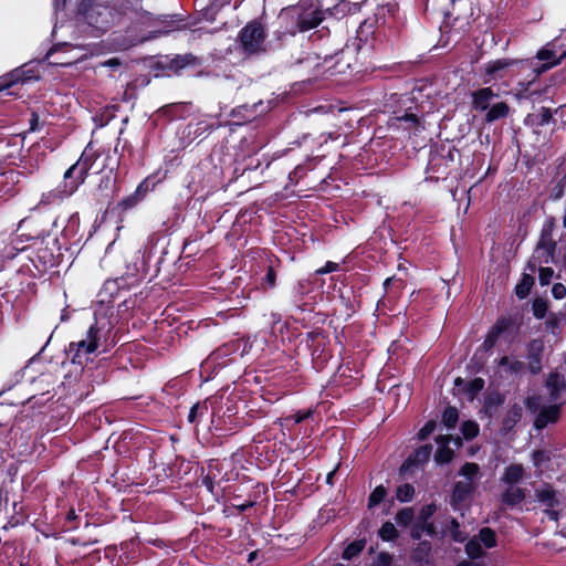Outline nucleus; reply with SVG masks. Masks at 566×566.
<instances>
[{"label":"nucleus","mask_w":566,"mask_h":566,"mask_svg":"<svg viewBox=\"0 0 566 566\" xmlns=\"http://www.w3.org/2000/svg\"><path fill=\"white\" fill-rule=\"evenodd\" d=\"M78 13L95 35L106 33L124 18L123 10L113 0H82Z\"/></svg>","instance_id":"f257e3e1"},{"label":"nucleus","mask_w":566,"mask_h":566,"mask_svg":"<svg viewBox=\"0 0 566 566\" xmlns=\"http://www.w3.org/2000/svg\"><path fill=\"white\" fill-rule=\"evenodd\" d=\"M324 19L322 6L314 0H302L281 11L279 20L284 33L294 35L316 28Z\"/></svg>","instance_id":"f03ea898"},{"label":"nucleus","mask_w":566,"mask_h":566,"mask_svg":"<svg viewBox=\"0 0 566 566\" xmlns=\"http://www.w3.org/2000/svg\"><path fill=\"white\" fill-rule=\"evenodd\" d=\"M102 338V327L98 326L97 322L90 326L86 335L78 342H72L69 345L67 353L71 356L73 364L84 365L90 360V355L95 353L99 346Z\"/></svg>","instance_id":"7ed1b4c3"},{"label":"nucleus","mask_w":566,"mask_h":566,"mask_svg":"<svg viewBox=\"0 0 566 566\" xmlns=\"http://www.w3.org/2000/svg\"><path fill=\"white\" fill-rule=\"evenodd\" d=\"M241 50L247 55L259 54L266 51V33L260 22L248 23L238 35Z\"/></svg>","instance_id":"20e7f679"},{"label":"nucleus","mask_w":566,"mask_h":566,"mask_svg":"<svg viewBox=\"0 0 566 566\" xmlns=\"http://www.w3.org/2000/svg\"><path fill=\"white\" fill-rule=\"evenodd\" d=\"M90 168L91 164L88 163V159L82 156L64 172V180L60 185L62 187V192L67 197L73 195L84 182Z\"/></svg>","instance_id":"39448f33"},{"label":"nucleus","mask_w":566,"mask_h":566,"mask_svg":"<svg viewBox=\"0 0 566 566\" xmlns=\"http://www.w3.org/2000/svg\"><path fill=\"white\" fill-rule=\"evenodd\" d=\"M555 249L556 242L553 240L551 233L543 232L532 256V270L534 271L536 264L542 265L554 262Z\"/></svg>","instance_id":"423d86ee"},{"label":"nucleus","mask_w":566,"mask_h":566,"mask_svg":"<svg viewBox=\"0 0 566 566\" xmlns=\"http://www.w3.org/2000/svg\"><path fill=\"white\" fill-rule=\"evenodd\" d=\"M544 348V340L541 338L533 339L527 345L528 368L533 374H538L542 370Z\"/></svg>","instance_id":"0eeeda50"},{"label":"nucleus","mask_w":566,"mask_h":566,"mask_svg":"<svg viewBox=\"0 0 566 566\" xmlns=\"http://www.w3.org/2000/svg\"><path fill=\"white\" fill-rule=\"evenodd\" d=\"M145 19L149 25L159 27L160 29L158 32L163 34L169 33L170 31L177 30L181 27L180 21H176L169 15L153 17V14L146 13Z\"/></svg>","instance_id":"6e6552de"},{"label":"nucleus","mask_w":566,"mask_h":566,"mask_svg":"<svg viewBox=\"0 0 566 566\" xmlns=\"http://www.w3.org/2000/svg\"><path fill=\"white\" fill-rule=\"evenodd\" d=\"M474 490V484L472 481H459L455 483L452 497H451V504L458 509L463 502H465L470 494Z\"/></svg>","instance_id":"1a4fd4ad"},{"label":"nucleus","mask_w":566,"mask_h":566,"mask_svg":"<svg viewBox=\"0 0 566 566\" xmlns=\"http://www.w3.org/2000/svg\"><path fill=\"white\" fill-rule=\"evenodd\" d=\"M452 440L451 436H439L437 438L438 450L434 454L437 463H448L453 458V451L449 448V442Z\"/></svg>","instance_id":"9d476101"},{"label":"nucleus","mask_w":566,"mask_h":566,"mask_svg":"<svg viewBox=\"0 0 566 566\" xmlns=\"http://www.w3.org/2000/svg\"><path fill=\"white\" fill-rule=\"evenodd\" d=\"M473 106L478 111H486L496 96L490 87L481 88L473 93Z\"/></svg>","instance_id":"9b49d317"},{"label":"nucleus","mask_w":566,"mask_h":566,"mask_svg":"<svg viewBox=\"0 0 566 566\" xmlns=\"http://www.w3.org/2000/svg\"><path fill=\"white\" fill-rule=\"evenodd\" d=\"M559 412V407L556 405L543 408L535 420V427L543 429L549 422L556 421Z\"/></svg>","instance_id":"f8f14e48"},{"label":"nucleus","mask_w":566,"mask_h":566,"mask_svg":"<svg viewBox=\"0 0 566 566\" xmlns=\"http://www.w3.org/2000/svg\"><path fill=\"white\" fill-rule=\"evenodd\" d=\"M395 124L401 127L405 124V129L410 134H417L421 128V123L415 114L406 113L403 116L395 118Z\"/></svg>","instance_id":"ddd939ff"},{"label":"nucleus","mask_w":566,"mask_h":566,"mask_svg":"<svg viewBox=\"0 0 566 566\" xmlns=\"http://www.w3.org/2000/svg\"><path fill=\"white\" fill-rule=\"evenodd\" d=\"M488 109L489 111L485 116V120L488 123H493L500 118H504L510 113V106L504 102L492 104Z\"/></svg>","instance_id":"4468645a"},{"label":"nucleus","mask_w":566,"mask_h":566,"mask_svg":"<svg viewBox=\"0 0 566 566\" xmlns=\"http://www.w3.org/2000/svg\"><path fill=\"white\" fill-rule=\"evenodd\" d=\"M525 499V492L521 488H516L511 485L506 489V491L502 494L503 503L514 506L520 504Z\"/></svg>","instance_id":"2eb2a0df"},{"label":"nucleus","mask_w":566,"mask_h":566,"mask_svg":"<svg viewBox=\"0 0 566 566\" xmlns=\"http://www.w3.org/2000/svg\"><path fill=\"white\" fill-rule=\"evenodd\" d=\"M431 452V444L420 447L408 458V465H420L426 463L430 459Z\"/></svg>","instance_id":"dca6fc26"},{"label":"nucleus","mask_w":566,"mask_h":566,"mask_svg":"<svg viewBox=\"0 0 566 566\" xmlns=\"http://www.w3.org/2000/svg\"><path fill=\"white\" fill-rule=\"evenodd\" d=\"M546 386L551 390L552 401H556L558 399V391L565 387L564 376L557 373L551 374Z\"/></svg>","instance_id":"f3484780"},{"label":"nucleus","mask_w":566,"mask_h":566,"mask_svg":"<svg viewBox=\"0 0 566 566\" xmlns=\"http://www.w3.org/2000/svg\"><path fill=\"white\" fill-rule=\"evenodd\" d=\"M436 511H437V505L431 503V504L424 505L421 509L420 514H419L418 521L423 523L427 534H429V535H434V533H436L433 524L429 523L430 517L436 513Z\"/></svg>","instance_id":"a211bd4d"},{"label":"nucleus","mask_w":566,"mask_h":566,"mask_svg":"<svg viewBox=\"0 0 566 566\" xmlns=\"http://www.w3.org/2000/svg\"><path fill=\"white\" fill-rule=\"evenodd\" d=\"M499 366L503 373L516 375L522 371L524 364L521 360L504 356L500 359Z\"/></svg>","instance_id":"6ab92c4d"},{"label":"nucleus","mask_w":566,"mask_h":566,"mask_svg":"<svg viewBox=\"0 0 566 566\" xmlns=\"http://www.w3.org/2000/svg\"><path fill=\"white\" fill-rule=\"evenodd\" d=\"M523 476L524 469L522 464H512L505 469L502 480L510 485H514L515 483L520 482Z\"/></svg>","instance_id":"aec40b11"},{"label":"nucleus","mask_w":566,"mask_h":566,"mask_svg":"<svg viewBox=\"0 0 566 566\" xmlns=\"http://www.w3.org/2000/svg\"><path fill=\"white\" fill-rule=\"evenodd\" d=\"M25 78V72L23 70L17 69L0 78V91L9 88L15 83L23 82Z\"/></svg>","instance_id":"412c9836"},{"label":"nucleus","mask_w":566,"mask_h":566,"mask_svg":"<svg viewBox=\"0 0 566 566\" xmlns=\"http://www.w3.org/2000/svg\"><path fill=\"white\" fill-rule=\"evenodd\" d=\"M64 198H67V196L62 192V187L59 186L57 188H55L53 190L42 193L39 205L40 206H49V205L55 203L57 201H61Z\"/></svg>","instance_id":"4be33fe9"},{"label":"nucleus","mask_w":566,"mask_h":566,"mask_svg":"<svg viewBox=\"0 0 566 566\" xmlns=\"http://www.w3.org/2000/svg\"><path fill=\"white\" fill-rule=\"evenodd\" d=\"M536 497L546 507H554L558 502L555 492L551 489L537 490Z\"/></svg>","instance_id":"5701e85b"},{"label":"nucleus","mask_w":566,"mask_h":566,"mask_svg":"<svg viewBox=\"0 0 566 566\" xmlns=\"http://www.w3.org/2000/svg\"><path fill=\"white\" fill-rule=\"evenodd\" d=\"M12 426L9 423H0V453L10 444L12 440Z\"/></svg>","instance_id":"b1692460"},{"label":"nucleus","mask_w":566,"mask_h":566,"mask_svg":"<svg viewBox=\"0 0 566 566\" xmlns=\"http://www.w3.org/2000/svg\"><path fill=\"white\" fill-rule=\"evenodd\" d=\"M476 538L486 548H492L496 545L495 533L490 527L482 528Z\"/></svg>","instance_id":"393cba45"},{"label":"nucleus","mask_w":566,"mask_h":566,"mask_svg":"<svg viewBox=\"0 0 566 566\" xmlns=\"http://www.w3.org/2000/svg\"><path fill=\"white\" fill-rule=\"evenodd\" d=\"M415 489L411 484L405 483L397 488L396 497L399 502H409L412 500Z\"/></svg>","instance_id":"a878e982"},{"label":"nucleus","mask_w":566,"mask_h":566,"mask_svg":"<svg viewBox=\"0 0 566 566\" xmlns=\"http://www.w3.org/2000/svg\"><path fill=\"white\" fill-rule=\"evenodd\" d=\"M533 284H534L533 276L525 274L523 276L522 281L516 285V289H515L516 295L520 298H524L530 293V290Z\"/></svg>","instance_id":"bb28decb"},{"label":"nucleus","mask_w":566,"mask_h":566,"mask_svg":"<svg viewBox=\"0 0 566 566\" xmlns=\"http://www.w3.org/2000/svg\"><path fill=\"white\" fill-rule=\"evenodd\" d=\"M465 552L471 558H479L483 555L481 543L476 536L467 543Z\"/></svg>","instance_id":"cd10ccee"},{"label":"nucleus","mask_w":566,"mask_h":566,"mask_svg":"<svg viewBox=\"0 0 566 566\" xmlns=\"http://www.w3.org/2000/svg\"><path fill=\"white\" fill-rule=\"evenodd\" d=\"M458 418H459V415H458L457 408L449 407L443 412L442 421L448 429H452L455 427V424L458 422Z\"/></svg>","instance_id":"c85d7f7f"},{"label":"nucleus","mask_w":566,"mask_h":566,"mask_svg":"<svg viewBox=\"0 0 566 566\" xmlns=\"http://www.w3.org/2000/svg\"><path fill=\"white\" fill-rule=\"evenodd\" d=\"M364 547H365V541H356V542L349 544L343 553V558L352 559L353 557L358 555L364 549Z\"/></svg>","instance_id":"c756f323"},{"label":"nucleus","mask_w":566,"mask_h":566,"mask_svg":"<svg viewBox=\"0 0 566 566\" xmlns=\"http://www.w3.org/2000/svg\"><path fill=\"white\" fill-rule=\"evenodd\" d=\"M379 536L384 541H392L398 536V531L390 522H386L379 530Z\"/></svg>","instance_id":"7c9ffc66"},{"label":"nucleus","mask_w":566,"mask_h":566,"mask_svg":"<svg viewBox=\"0 0 566 566\" xmlns=\"http://www.w3.org/2000/svg\"><path fill=\"white\" fill-rule=\"evenodd\" d=\"M413 517V510L411 507H405L397 513L396 521L400 526H407L411 523Z\"/></svg>","instance_id":"2f4dec72"},{"label":"nucleus","mask_w":566,"mask_h":566,"mask_svg":"<svg viewBox=\"0 0 566 566\" xmlns=\"http://www.w3.org/2000/svg\"><path fill=\"white\" fill-rule=\"evenodd\" d=\"M513 62L507 60H496L493 62H490L486 66V73L490 75H495L501 70L510 66Z\"/></svg>","instance_id":"473e14b6"},{"label":"nucleus","mask_w":566,"mask_h":566,"mask_svg":"<svg viewBox=\"0 0 566 566\" xmlns=\"http://www.w3.org/2000/svg\"><path fill=\"white\" fill-rule=\"evenodd\" d=\"M479 465L476 463H465L461 470L460 474L463 475L467 480L472 481L479 473Z\"/></svg>","instance_id":"72a5a7b5"},{"label":"nucleus","mask_w":566,"mask_h":566,"mask_svg":"<svg viewBox=\"0 0 566 566\" xmlns=\"http://www.w3.org/2000/svg\"><path fill=\"white\" fill-rule=\"evenodd\" d=\"M504 329V326L502 325V323H497L493 329L489 333L486 339L484 340V344L483 346L485 348H491L494 346L495 342H496V338L499 336V334Z\"/></svg>","instance_id":"f704fd0d"},{"label":"nucleus","mask_w":566,"mask_h":566,"mask_svg":"<svg viewBox=\"0 0 566 566\" xmlns=\"http://www.w3.org/2000/svg\"><path fill=\"white\" fill-rule=\"evenodd\" d=\"M386 496V489L382 485L377 486L369 496V507L379 504Z\"/></svg>","instance_id":"c9c22d12"},{"label":"nucleus","mask_w":566,"mask_h":566,"mask_svg":"<svg viewBox=\"0 0 566 566\" xmlns=\"http://www.w3.org/2000/svg\"><path fill=\"white\" fill-rule=\"evenodd\" d=\"M172 62L177 69H184L187 65L196 64L197 59L191 54H185L176 56Z\"/></svg>","instance_id":"e433bc0d"},{"label":"nucleus","mask_w":566,"mask_h":566,"mask_svg":"<svg viewBox=\"0 0 566 566\" xmlns=\"http://www.w3.org/2000/svg\"><path fill=\"white\" fill-rule=\"evenodd\" d=\"M448 531L455 542H463L465 539V535L459 530V523L457 520L452 518L450 521Z\"/></svg>","instance_id":"4c0bfd02"},{"label":"nucleus","mask_w":566,"mask_h":566,"mask_svg":"<svg viewBox=\"0 0 566 566\" xmlns=\"http://www.w3.org/2000/svg\"><path fill=\"white\" fill-rule=\"evenodd\" d=\"M461 430L467 439H472L479 433V426L473 421H467L462 424Z\"/></svg>","instance_id":"58836bf2"},{"label":"nucleus","mask_w":566,"mask_h":566,"mask_svg":"<svg viewBox=\"0 0 566 566\" xmlns=\"http://www.w3.org/2000/svg\"><path fill=\"white\" fill-rule=\"evenodd\" d=\"M207 411H208V407L206 405H200V403L193 405L188 415V421L195 422L197 417H199V416L201 417Z\"/></svg>","instance_id":"ea45409f"},{"label":"nucleus","mask_w":566,"mask_h":566,"mask_svg":"<svg viewBox=\"0 0 566 566\" xmlns=\"http://www.w3.org/2000/svg\"><path fill=\"white\" fill-rule=\"evenodd\" d=\"M554 275V271L551 268L547 266H539L538 269V277L542 285L549 284L552 277Z\"/></svg>","instance_id":"a19ab883"},{"label":"nucleus","mask_w":566,"mask_h":566,"mask_svg":"<svg viewBox=\"0 0 566 566\" xmlns=\"http://www.w3.org/2000/svg\"><path fill=\"white\" fill-rule=\"evenodd\" d=\"M436 429V422L434 421H429L427 422L423 428L420 429V431L418 432V439L419 440H424L427 439Z\"/></svg>","instance_id":"79ce46f5"},{"label":"nucleus","mask_w":566,"mask_h":566,"mask_svg":"<svg viewBox=\"0 0 566 566\" xmlns=\"http://www.w3.org/2000/svg\"><path fill=\"white\" fill-rule=\"evenodd\" d=\"M339 268L338 263L328 261L323 268L316 270V274H327L337 271Z\"/></svg>","instance_id":"37998d69"},{"label":"nucleus","mask_w":566,"mask_h":566,"mask_svg":"<svg viewBox=\"0 0 566 566\" xmlns=\"http://www.w3.org/2000/svg\"><path fill=\"white\" fill-rule=\"evenodd\" d=\"M552 293L555 298L562 300L566 296V287L562 283H556L553 285Z\"/></svg>","instance_id":"c03bdc74"},{"label":"nucleus","mask_w":566,"mask_h":566,"mask_svg":"<svg viewBox=\"0 0 566 566\" xmlns=\"http://www.w3.org/2000/svg\"><path fill=\"white\" fill-rule=\"evenodd\" d=\"M533 307L536 317L543 318L545 316L546 304L544 302H535Z\"/></svg>","instance_id":"a18cd8bd"},{"label":"nucleus","mask_w":566,"mask_h":566,"mask_svg":"<svg viewBox=\"0 0 566 566\" xmlns=\"http://www.w3.org/2000/svg\"><path fill=\"white\" fill-rule=\"evenodd\" d=\"M424 532L427 533L423 523L418 521L417 524L411 530V536L413 538H420L421 534L424 533Z\"/></svg>","instance_id":"49530a36"},{"label":"nucleus","mask_w":566,"mask_h":566,"mask_svg":"<svg viewBox=\"0 0 566 566\" xmlns=\"http://www.w3.org/2000/svg\"><path fill=\"white\" fill-rule=\"evenodd\" d=\"M555 56L554 52L549 51V50H541L538 53H537V57L538 60L541 61H546V60H551Z\"/></svg>","instance_id":"de8ad7c7"},{"label":"nucleus","mask_w":566,"mask_h":566,"mask_svg":"<svg viewBox=\"0 0 566 566\" xmlns=\"http://www.w3.org/2000/svg\"><path fill=\"white\" fill-rule=\"evenodd\" d=\"M311 413H312L311 410H307L304 412H298L294 416V421L296 423H300V422L304 421L305 419H307L311 416Z\"/></svg>","instance_id":"09e8293b"},{"label":"nucleus","mask_w":566,"mask_h":566,"mask_svg":"<svg viewBox=\"0 0 566 566\" xmlns=\"http://www.w3.org/2000/svg\"><path fill=\"white\" fill-rule=\"evenodd\" d=\"M202 484L207 488L209 492H213V480L210 475H207L202 479Z\"/></svg>","instance_id":"8fccbe9b"},{"label":"nucleus","mask_w":566,"mask_h":566,"mask_svg":"<svg viewBox=\"0 0 566 566\" xmlns=\"http://www.w3.org/2000/svg\"><path fill=\"white\" fill-rule=\"evenodd\" d=\"M120 64H122V62L117 57L109 59L103 63L104 66H108V67H116V66H119Z\"/></svg>","instance_id":"3c124183"},{"label":"nucleus","mask_w":566,"mask_h":566,"mask_svg":"<svg viewBox=\"0 0 566 566\" xmlns=\"http://www.w3.org/2000/svg\"><path fill=\"white\" fill-rule=\"evenodd\" d=\"M553 507H548L547 510L544 511L545 515L552 520V521H557L558 520V512L555 511V510H552Z\"/></svg>","instance_id":"603ef678"},{"label":"nucleus","mask_w":566,"mask_h":566,"mask_svg":"<svg viewBox=\"0 0 566 566\" xmlns=\"http://www.w3.org/2000/svg\"><path fill=\"white\" fill-rule=\"evenodd\" d=\"M266 281L270 284V286H273L275 283V273L272 269H270L266 274Z\"/></svg>","instance_id":"864d4df0"},{"label":"nucleus","mask_w":566,"mask_h":566,"mask_svg":"<svg viewBox=\"0 0 566 566\" xmlns=\"http://www.w3.org/2000/svg\"><path fill=\"white\" fill-rule=\"evenodd\" d=\"M66 3V0H54V8L57 10V9H62L64 8Z\"/></svg>","instance_id":"5fc2aeb1"},{"label":"nucleus","mask_w":566,"mask_h":566,"mask_svg":"<svg viewBox=\"0 0 566 566\" xmlns=\"http://www.w3.org/2000/svg\"><path fill=\"white\" fill-rule=\"evenodd\" d=\"M557 63H558V62H552V63L544 64V65H542V67H541V70H539V71H541V72L547 71V70H549L552 66L556 65Z\"/></svg>","instance_id":"6e6d98bb"},{"label":"nucleus","mask_w":566,"mask_h":566,"mask_svg":"<svg viewBox=\"0 0 566 566\" xmlns=\"http://www.w3.org/2000/svg\"><path fill=\"white\" fill-rule=\"evenodd\" d=\"M38 116H35L34 114H32V118H31V129L34 130L35 129V125L38 123Z\"/></svg>","instance_id":"4d7b16f0"},{"label":"nucleus","mask_w":566,"mask_h":566,"mask_svg":"<svg viewBox=\"0 0 566 566\" xmlns=\"http://www.w3.org/2000/svg\"><path fill=\"white\" fill-rule=\"evenodd\" d=\"M392 283H395V279L394 277L386 279V281L384 282L385 289H388V286H391Z\"/></svg>","instance_id":"13d9d810"},{"label":"nucleus","mask_w":566,"mask_h":566,"mask_svg":"<svg viewBox=\"0 0 566 566\" xmlns=\"http://www.w3.org/2000/svg\"><path fill=\"white\" fill-rule=\"evenodd\" d=\"M67 518L70 521L76 518V514H75V511L74 510H71L69 513H67Z\"/></svg>","instance_id":"bf43d9fd"},{"label":"nucleus","mask_w":566,"mask_h":566,"mask_svg":"<svg viewBox=\"0 0 566 566\" xmlns=\"http://www.w3.org/2000/svg\"><path fill=\"white\" fill-rule=\"evenodd\" d=\"M334 474H335V470L327 474V478H326L327 483H332V479H333Z\"/></svg>","instance_id":"052dcab7"},{"label":"nucleus","mask_w":566,"mask_h":566,"mask_svg":"<svg viewBox=\"0 0 566 566\" xmlns=\"http://www.w3.org/2000/svg\"><path fill=\"white\" fill-rule=\"evenodd\" d=\"M551 115L548 113V111H545L544 114H543V122H547L549 119Z\"/></svg>","instance_id":"680f3d73"},{"label":"nucleus","mask_w":566,"mask_h":566,"mask_svg":"<svg viewBox=\"0 0 566 566\" xmlns=\"http://www.w3.org/2000/svg\"><path fill=\"white\" fill-rule=\"evenodd\" d=\"M380 558L386 559V564H389V563H390V557H389V555H385V554H382V555L380 556Z\"/></svg>","instance_id":"e2e57ef3"},{"label":"nucleus","mask_w":566,"mask_h":566,"mask_svg":"<svg viewBox=\"0 0 566 566\" xmlns=\"http://www.w3.org/2000/svg\"><path fill=\"white\" fill-rule=\"evenodd\" d=\"M458 566H472V564L469 562H462V563L458 564Z\"/></svg>","instance_id":"0e129e2a"},{"label":"nucleus","mask_w":566,"mask_h":566,"mask_svg":"<svg viewBox=\"0 0 566 566\" xmlns=\"http://www.w3.org/2000/svg\"><path fill=\"white\" fill-rule=\"evenodd\" d=\"M397 390H398V391H399V390H402V391L406 394L407 388H406V387H398V388H397Z\"/></svg>","instance_id":"69168bd1"},{"label":"nucleus","mask_w":566,"mask_h":566,"mask_svg":"<svg viewBox=\"0 0 566 566\" xmlns=\"http://www.w3.org/2000/svg\"><path fill=\"white\" fill-rule=\"evenodd\" d=\"M401 472H406V463L402 464Z\"/></svg>","instance_id":"338daca9"},{"label":"nucleus","mask_w":566,"mask_h":566,"mask_svg":"<svg viewBox=\"0 0 566 566\" xmlns=\"http://www.w3.org/2000/svg\"><path fill=\"white\" fill-rule=\"evenodd\" d=\"M564 227L566 228V216L564 217Z\"/></svg>","instance_id":"774afa93"}]
</instances>
